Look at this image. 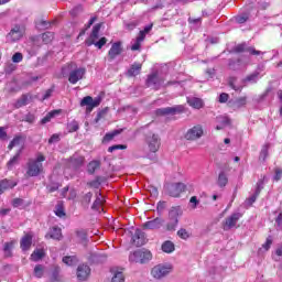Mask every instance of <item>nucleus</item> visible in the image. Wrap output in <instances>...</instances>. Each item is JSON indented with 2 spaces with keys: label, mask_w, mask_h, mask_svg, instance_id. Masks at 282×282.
<instances>
[{
  "label": "nucleus",
  "mask_w": 282,
  "mask_h": 282,
  "mask_svg": "<svg viewBox=\"0 0 282 282\" xmlns=\"http://www.w3.org/2000/svg\"><path fill=\"white\" fill-rule=\"evenodd\" d=\"M43 162H45L43 154H39L36 159L29 160L26 163L28 177H39V174L43 173Z\"/></svg>",
  "instance_id": "nucleus-1"
},
{
  "label": "nucleus",
  "mask_w": 282,
  "mask_h": 282,
  "mask_svg": "<svg viewBox=\"0 0 282 282\" xmlns=\"http://www.w3.org/2000/svg\"><path fill=\"white\" fill-rule=\"evenodd\" d=\"M151 259H153V254L147 249L137 250L129 256L131 263H148Z\"/></svg>",
  "instance_id": "nucleus-2"
},
{
  "label": "nucleus",
  "mask_w": 282,
  "mask_h": 282,
  "mask_svg": "<svg viewBox=\"0 0 282 282\" xmlns=\"http://www.w3.org/2000/svg\"><path fill=\"white\" fill-rule=\"evenodd\" d=\"M173 270L170 264H156L151 269V276L156 281H162L165 276H169Z\"/></svg>",
  "instance_id": "nucleus-3"
},
{
  "label": "nucleus",
  "mask_w": 282,
  "mask_h": 282,
  "mask_svg": "<svg viewBox=\"0 0 282 282\" xmlns=\"http://www.w3.org/2000/svg\"><path fill=\"white\" fill-rule=\"evenodd\" d=\"M145 144L150 153H158L160 151V147L162 145V140L160 135L155 133H149L145 137Z\"/></svg>",
  "instance_id": "nucleus-4"
},
{
  "label": "nucleus",
  "mask_w": 282,
  "mask_h": 282,
  "mask_svg": "<svg viewBox=\"0 0 282 282\" xmlns=\"http://www.w3.org/2000/svg\"><path fill=\"white\" fill-rule=\"evenodd\" d=\"M180 215H182V212L180 208L173 207L169 213V220L166 224V230H175L177 228V224H180Z\"/></svg>",
  "instance_id": "nucleus-5"
},
{
  "label": "nucleus",
  "mask_w": 282,
  "mask_h": 282,
  "mask_svg": "<svg viewBox=\"0 0 282 282\" xmlns=\"http://www.w3.org/2000/svg\"><path fill=\"white\" fill-rule=\"evenodd\" d=\"M165 191L167 195L171 197H180L184 191H186V184L184 183H173V184H167L165 186Z\"/></svg>",
  "instance_id": "nucleus-6"
},
{
  "label": "nucleus",
  "mask_w": 282,
  "mask_h": 282,
  "mask_svg": "<svg viewBox=\"0 0 282 282\" xmlns=\"http://www.w3.org/2000/svg\"><path fill=\"white\" fill-rule=\"evenodd\" d=\"M23 34H25V28L21 25H15L7 35V40L9 41V43H17V41H21V39H23Z\"/></svg>",
  "instance_id": "nucleus-7"
},
{
  "label": "nucleus",
  "mask_w": 282,
  "mask_h": 282,
  "mask_svg": "<svg viewBox=\"0 0 282 282\" xmlns=\"http://www.w3.org/2000/svg\"><path fill=\"white\" fill-rule=\"evenodd\" d=\"M102 99L100 97H96L95 99L91 96H86L80 101V107H87V111H91L95 107H99Z\"/></svg>",
  "instance_id": "nucleus-8"
},
{
  "label": "nucleus",
  "mask_w": 282,
  "mask_h": 282,
  "mask_svg": "<svg viewBox=\"0 0 282 282\" xmlns=\"http://www.w3.org/2000/svg\"><path fill=\"white\" fill-rule=\"evenodd\" d=\"M85 74H87V69L83 67L75 68L70 70L68 82L70 83V85H76L78 80H83V78L85 77Z\"/></svg>",
  "instance_id": "nucleus-9"
},
{
  "label": "nucleus",
  "mask_w": 282,
  "mask_h": 282,
  "mask_svg": "<svg viewBox=\"0 0 282 282\" xmlns=\"http://www.w3.org/2000/svg\"><path fill=\"white\" fill-rule=\"evenodd\" d=\"M202 135H204V128L199 124L194 126L192 129H189L186 134L185 138L187 140H199V138H202Z\"/></svg>",
  "instance_id": "nucleus-10"
},
{
  "label": "nucleus",
  "mask_w": 282,
  "mask_h": 282,
  "mask_svg": "<svg viewBox=\"0 0 282 282\" xmlns=\"http://www.w3.org/2000/svg\"><path fill=\"white\" fill-rule=\"evenodd\" d=\"M184 111H186V108L182 105H178L175 107L161 108L156 110V113L159 116H169V113H184Z\"/></svg>",
  "instance_id": "nucleus-11"
},
{
  "label": "nucleus",
  "mask_w": 282,
  "mask_h": 282,
  "mask_svg": "<svg viewBox=\"0 0 282 282\" xmlns=\"http://www.w3.org/2000/svg\"><path fill=\"white\" fill-rule=\"evenodd\" d=\"M241 219V213L231 214L228 218H226L224 223V230H230L237 226V221Z\"/></svg>",
  "instance_id": "nucleus-12"
},
{
  "label": "nucleus",
  "mask_w": 282,
  "mask_h": 282,
  "mask_svg": "<svg viewBox=\"0 0 282 282\" xmlns=\"http://www.w3.org/2000/svg\"><path fill=\"white\" fill-rule=\"evenodd\" d=\"M91 274V269L87 264H82L77 268L78 281H87Z\"/></svg>",
  "instance_id": "nucleus-13"
},
{
  "label": "nucleus",
  "mask_w": 282,
  "mask_h": 282,
  "mask_svg": "<svg viewBox=\"0 0 282 282\" xmlns=\"http://www.w3.org/2000/svg\"><path fill=\"white\" fill-rule=\"evenodd\" d=\"M122 54V44L120 42L113 43L108 52L110 61H115Z\"/></svg>",
  "instance_id": "nucleus-14"
},
{
  "label": "nucleus",
  "mask_w": 282,
  "mask_h": 282,
  "mask_svg": "<svg viewBox=\"0 0 282 282\" xmlns=\"http://www.w3.org/2000/svg\"><path fill=\"white\" fill-rule=\"evenodd\" d=\"M164 220L162 218H155L143 224V228L147 230H158L162 228Z\"/></svg>",
  "instance_id": "nucleus-15"
},
{
  "label": "nucleus",
  "mask_w": 282,
  "mask_h": 282,
  "mask_svg": "<svg viewBox=\"0 0 282 282\" xmlns=\"http://www.w3.org/2000/svg\"><path fill=\"white\" fill-rule=\"evenodd\" d=\"M147 85L153 89H160V87L164 85V80L160 79L158 75L153 74L148 77Z\"/></svg>",
  "instance_id": "nucleus-16"
},
{
  "label": "nucleus",
  "mask_w": 282,
  "mask_h": 282,
  "mask_svg": "<svg viewBox=\"0 0 282 282\" xmlns=\"http://www.w3.org/2000/svg\"><path fill=\"white\" fill-rule=\"evenodd\" d=\"M147 241V238L144 237V234L142 230L137 229L134 235L132 236V242L134 243V246H144Z\"/></svg>",
  "instance_id": "nucleus-17"
},
{
  "label": "nucleus",
  "mask_w": 282,
  "mask_h": 282,
  "mask_svg": "<svg viewBox=\"0 0 282 282\" xmlns=\"http://www.w3.org/2000/svg\"><path fill=\"white\" fill-rule=\"evenodd\" d=\"M100 34V24H96L94 28H93V32L90 34V37L88 40H86V45L88 47H91V45H94V43L96 41H98V36Z\"/></svg>",
  "instance_id": "nucleus-18"
},
{
  "label": "nucleus",
  "mask_w": 282,
  "mask_h": 282,
  "mask_svg": "<svg viewBox=\"0 0 282 282\" xmlns=\"http://www.w3.org/2000/svg\"><path fill=\"white\" fill-rule=\"evenodd\" d=\"M17 186V182L4 178L0 181V195H3L6 191H10V188H14Z\"/></svg>",
  "instance_id": "nucleus-19"
},
{
  "label": "nucleus",
  "mask_w": 282,
  "mask_h": 282,
  "mask_svg": "<svg viewBox=\"0 0 282 282\" xmlns=\"http://www.w3.org/2000/svg\"><path fill=\"white\" fill-rule=\"evenodd\" d=\"M187 104L193 109H204V100L197 97H187Z\"/></svg>",
  "instance_id": "nucleus-20"
},
{
  "label": "nucleus",
  "mask_w": 282,
  "mask_h": 282,
  "mask_svg": "<svg viewBox=\"0 0 282 282\" xmlns=\"http://www.w3.org/2000/svg\"><path fill=\"white\" fill-rule=\"evenodd\" d=\"M20 246L24 252L30 250V248L32 247V235L30 234L25 235L21 239Z\"/></svg>",
  "instance_id": "nucleus-21"
},
{
  "label": "nucleus",
  "mask_w": 282,
  "mask_h": 282,
  "mask_svg": "<svg viewBox=\"0 0 282 282\" xmlns=\"http://www.w3.org/2000/svg\"><path fill=\"white\" fill-rule=\"evenodd\" d=\"M50 237V239H55L56 241H61L63 239V232L61 228L53 227L50 231V234L46 235V238Z\"/></svg>",
  "instance_id": "nucleus-22"
},
{
  "label": "nucleus",
  "mask_w": 282,
  "mask_h": 282,
  "mask_svg": "<svg viewBox=\"0 0 282 282\" xmlns=\"http://www.w3.org/2000/svg\"><path fill=\"white\" fill-rule=\"evenodd\" d=\"M142 69V64L140 63H134L130 66V68L128 69V76H130L131 78L138 76L140 74Z\"/></svg>",
  "instance_id": "nucleus-23"
},
{
  "label": "nucleus",
  "mask_w": 282,
  "mask_h": 282,
  "mask_svg": "<svg viewBox=\"0 0 282 282\" xmlns=\"http://www.w3.org/2000/svg\"><path fill=\"white\" fill-rule=\"evenodd\" d=\"M217 185L219 188H226V186H228V174H226V172L218 174Z\"/></svg>",
  "instance_id": "nucleus-24"
},
{
  "label": "nucleus",
  "mask_w": 282,
  "mask_h": 282,
  "mask_svg": "<svg viewBox=\"0 0 282 282\" xmlns=\"http://www.w3.org/2000/svg\"><path fill=\"white\" fill-rule=\"evenodd\" d=\"M33 276H35V279H43V276H45V265L36 264L33 269Z\"/></svg>",
  "instance_id": "nucleus-25"
},
{
  "label": "nucleus",
  "mask_w": 282,
  "mask_h": 282,
  "mask_svg": "<svg viewBox=\"0 0 282 282\" xmlns=\"http://www.w3.org/2000/svg\"><path fill=\"white\" fill-rule=\"evenodd\" d=\"M102 204H105V197H102L100 194H97V198L94 202L91 209L98 210V213H100V210H102Z\"/></svg>",
  "instance_id": "nucleus-26"
},
{
  "label": "nucleus",
  "mask_w": 282,
  "mask_h": 282,
  "mask_svg": "<svg viewBox=\"0 0 282 282\" xmlns=\"http://www.w3.org/2000/svg\"><path fill=\"white\" fill-rule=\"evenodd\" d=\"M161 249L166 253L171 254V252H175V243L173 241L166 240L162 243Z\"/></svg>",
  "instance_id": "nucleus-27"
},
{
  "label": "nucleus",
  "mask_w": 282,
  "mask_h": 282,
  "mask_svg": "<svg viewBox=\"0 0 282 282\" xmlns=\"http://www.w3.org/2000/svg\"><path fill=\"white\" fill-rule=\"evenodd\" d=\"M23 137L18 135L15 137L9 144V150L12 151V149H14V147H21V149H23Z\"/></svg>",
  "instance_id": "nucleus-28"
},
{
  "label": "nucleus",
  "mask_w": 282,
  "mask_h": 282,
  "mask_svg": "<svg viewBox=\"0 0 282 282\" xmlns=\"http://www.w3.org/2000/svg\"><path fill=\"white\" fill-rule=\"evenodd\" d=\"M63 263L65 265H76L78 263V257L76 256H66L62 259Z\"/></svg>",
  "instance_id": "nucleus-29"
},
{
  "label": "nucleus",
  "mask_w": 282,
  "mask_h": 282,
  "mask_svg": "<svg viewBox=\"0 0 282 282\" xmlns=\"http://www.w3.org/2000/svg\"><path fill=\"white\" fill-rule=\"evenodd\" d=\"M58 113H61V111L58 110H53L48 112L44 118H42L41 124H47V122H51L52 118H55L56 116H58Z\"/></svg>",
  "instance_id": "nucleus-30"
},
{
  "label": "nucleus",
  "mask_w": 282,
  "mask_h": 282,
  "mask_svg": "<svg viewBox=\"0 0 282 282\" xmlns=\"http://www.w3.org/2000/svg\"><path fill=\"white\" fill-rule=\"evenodd\" d=\"M43 257H45V251H43V249H36L31 254V261H41V259H43Z\"/></svg>",
  "instance_id": "nucleus-31"
},
{
  "label": "nucleus",
  "mask_w": 282,
  "mask_h": 282,
  "mask_svg": "<svg viewBox=\"0 0 282 282\" xmlns=\"http://www.w3.org/2000/svg\"><path fill=\"white\" fill-rule=\"evenodd\" d=\"M51 282H61V267L56 265L51 275Z\"/></svg>",
  "instance_id": "nucleus-32"
},
{
  "label": "nucleus",
  "mask_w": 282,
  "mask_h": 282,
  "mask_svg": "<svg viewBox=\"0 0 282 282\" xmlns=\"http://www.w3.org/2000/svg\"><path fill=\"white\" fill-rule=\"evenodd\" d=\"M259 80V72H254L251 75H248L243 80V85H248V83H257Z\"/></svg>",
  "instance_id": "nucleus-33"
},
{
  "label": "nucleus",
  "mask_w": 282,
  "mask_h": 282,
  "mask_svg": "<svg viewBox=\"0 0 282 282\" xmlns=\"http://www.w3.org/2000/svg\"><path fill=\"white\" fill-rule=\"evenodd\" d=\"M248 105V97H240L234 102L235 109H241V107H246Z\"/></svg>",
  "instance_id": "nucleus-34"
},
{
  "label": "nucleus",
  "mask_w": 282,
  "mask_h": 282,
  "mask_svg": "<svg viewBox=\"0 0 282 282\" xmlns=\"http://www.w3.org/2000/svg\"><path fill=\"white\" fill-rule=\"evenodd\" d=\"M97 169H100V161H91L88 164V173L90 175H94V173H96Z\"/></svg>",
  "instance_id": "nucleus-35"
},
{
  "label": "nucleus",
  "mask_w": 282,
  "mask_h": 282,
  "mask_svg": "<svg viewBox=\"0 0 282 282\" xmlns=\"http://www.w3.org/2000/svg\"><path fill=\"white\" fill-rule=\"evenodd\" d=\"M261 185H258V188L256 191V195L251 196L246 200L247 206H252L257 202V197H259V194L261 193Z\"/></svg>",
  "instance_id": "nucleus-36"
},
{
  "label": "nucleus",
  "mask_w": 282,
  "mask_h": 282,
  "mask_svg": "<svg viewBox=\"0 0 282 282\" xmlns=\"http://www.w3.org/2000/svg\"><path fill=\"white\" fill-rule=\"evenodd\" d=\"M142 41H144L143 35H141V36L138 35L137 40L131 45L132 52H138V50H140L141 45H142Z\"/></svg>",
  "instance_id": "nucleus-37"
},
{
  "label": "nucleus",
  "mask_w": 282,
  "mask_h": 282,
  "mask_svg": "<svg viewBox=\"0 0 282 282\" xmlns=\"http://www.w3.org/2000/svg\"><path fill=\"white\" fill-rule=\"evenodd\" d=\"M30 102V99L28 98V95L22 96L18 101L15 102L17 109H21V107H25Z\"/></svg>",
  "instance_id": "nucleus-38"
},
{
  "label": "nucleus",
  "mask_w": 282,
  "mask_h": 282,
  "mask_svg": "<svg viewBox=\"0 0 282 282\" xmlns=\"http://www.w3.org/2000/svg\"><path fill=\"white\" fill-rule=\"evenodd\" d=\"M229 87H231V89H234L235 91H241V89H243V86L237 85V78L235 77H231L229 79Z\"/></svg>",
  "instance_id": "nucleus-39"
},
{
  "label": "nucleus",
  "mask_w": 282,
  "mask_h": 282,
  "mask_svg": "<svg viewBox=\"0 0 282 282\" xmlns=\"http://www.w3.org/2000/svg\"><path fill=\"white\" fill-rule=\"evenodd\" d=\"M55 215L56 217H65V207L63 206V203H58L55 206Z\"/></svg>",
  "instance_id": "nucleus-40"
},
{
  "label": "nucleus",
  "mask_w": 282,
  "mask_h": 282,
  "mask_svg": "<svg viewBox=\"0 0 282 282\" xmlns=\"http://www.w3.org/2000/svg\"><path fill=\"white\" fill-rule=\"evenodd\" d=\"M79 126H78V121L73 120L67 124V130L69 133H74L76 131H78Z\"/></svg>",
  "instance_id": "nucleus-41"
},
{
  "label": "nucleus",
  "mask_w": 282,
  "mask_h": 282,
  "mask_svg": "<svg viewBox=\"0 0 282 282\" xmlns=\"http://www.w3.org/2000/svg\"><path fill=\"white\" fill-rule=\"evenodd\" d=\"M177 236L180 237V239H184L186 241V239L191 238V232L184 228H181L177 231Z\"/></svg>",
  "instance_id": "nucleus-42"
},
{
  "label": "nucleus",
  "mask_w": 282,
  "mask_h": 282,
  "mask_svg": "<svg viewBox=\"0 0 282 282\" xmlns=\"http://www.w3.org/2000/svg\"><path fill=\"white\" fill-rule=\"evenodd\" d=\"M42 41H43V43H52V41H54V33H52V32L43 33Z\"/></svg>",
  "instance_id": "nucleus-43"
},
{
  "label": "nucleus",
  "mask_w": 282,
  "mask_h": 282,
  "mask_svg": "<svg viewBox=\"0 0 282 282\" xmlns=\"http://www.w3.org/2000/svg\"><path fill=\"white\" fill-rule=\"evenodd\" d=\"M12 248H14V242L4 243V254L6 257H12Z\"/></svg>",
  "instance_id": "nucleus-44"
},
{
  "label": "nucleus",
  "mask_w": 282,
  "mask_h": 282,
  "mask_svg": "<svg viewBox=\"0 0 282 282\" xmlns=\"http://www.w3.org/2000/svg\"><path fill=\"white\" fill-rule=\"evenodd\" d=\"M72 164H74V166H83V164H85V158H83V156H73L72 158Z\"/></svg>",
  "instance_id": "nucleus-45"
},
{
  "label": "nucleus",
  "mask_w": 282,
  "mask_h": 282,
  "mask_svg": "<svg viewBox=\"0 0 282 282\" xmlns=\"http://www.w3.org/2000/svg\"><path fill=\"white\" fill-rule=\"evenodd\" d=\"M21 155V150L8 162V167L12 169V166H14L18 162H19V158Z\"/></svg>",
  "instance_id": "nucleus-46"
},
{
  "label": "nucleus",
  "mask_w": 282,
  "mask_h": 282,
  "mask_svg": "<svg viewBox=\"0 0 282 282\" xmlns=\"http://www.w3.org/2000/svg\"><path fill=\"white\" fill-rule=\"evenodd\" d=\"M270 149V144H264L260 152V160L265 161V158H268V150Z\"/></svg>",
  "instance_id": "nucleus-47"
},
{
  "label": "nucleus",
  "mask_w": 282,
  "mask_h": 282,
  "mask_svg": "<svg viewBox=\"0 0 282 282\" xmlns=\"http://www.w3.org/2000/svg\"><path fill=\"white\" fill-rule=\"evenodd\" d=\"M153 30V24H149L144 28V30L139 32V36H143V40L147 39V34Z\"/></svg>",
  "instance_id": "nucleus-48"
},
{
  "label": "nucleus",
  "mask_w": 282,
  "mask_h": 282,
  "mask_svg": "<svg viewBox=\"0 0 282 282\" xmlns=\"http://www.w3.org/2000/svg\"><path fill=\"white\" fill-rule=\"evenodd\" d=\"M93 45L98 47V50H102L104 45H107V37H101L99 41L94 42Z\"/></svg>",
  "instance_id": "nucleus-49"
},
{
  "label": "nucleus",
  "mask_w": 282,
  "mask_h": 282,
  "mask_svg": "<svg viewBox=\"0 0 282 282\" xmlns=\"http://www.w3.org/2000/svg\"><path fill=\"white\" fill-rule=\"evenodd\" d=\"M272 246V239L268 238L265 243L262 245V248L260 249V252H268Z\"/></svg>",
  "instance_id": "nucleus-50"
},
{
  "label": "nucleus",
  "mask_w": 282,
  "mask_h": 282,
  "mask_svg": "<svg viewBox=\"0 0 282 282\" xmlns=\"http://www.w3.org/2000/svg\"><path fill=\"white\" fill-rule=\"evenodd\" d=\"M124 149H127V145L117 144V145H111L110 148H108V152L113 153V151H120V150H124Z\"/></svg>",
  "instance_id": "nucleus-51"
},
{
  "label": "nucleus",
  "mask_w": 282,
  "mask_h": 282,
  "mask_svg": "<svg viewBox=\"0 0 282 282\" xmlns=\"http://www.w3.org/2000/svg\"><path fill=\"white\" fill-rule=\"evenodd\" d=\"M116 135H118V131H113V132L107 133V134L104 137L102 142H111V140H112L113 138H116Z\"/></svg>",
  "instance_id": "nucleus-52"
},
{
  "label": "nucleus",
  "mask_w": 282,
  "mask_h": 282,
  "mask_svg": "<svg viewBox=\"0 0 282 282\" xmlns=\"http://www.w3.org/2000/svg\"><path fill=\"white\" fill-rule=\"evenodd\" d=\"M217 120L224 128L230 124V119L228 117H218Z\"/></svg>",
  "instance_id": "nucleus-53"
},
{
  "label": "nucleus",
  "mask_w": 282,
  "mask_h": 282,
  "mask_svg": "<svg viewBox=\"0 0 282 282\" xmlns=\"http://www.w3.org/2000/svg\"><path fill=\"white\" fill-rule=\"evenodd\" d=\"M91 197H94V194H91V192L85 194L83 198V204H86V206H88V204L91 203Z\"/></svg>",
  "instance_id": "nucleus-54"
},
{
  "label": "nucleus",
  "mask_w": 282,
  "mask_h": 282,
  "mask_svg": "<svg viewBox=\"0 0 282 282\" xmlns=\"http://www.w3.org/2000/svg\"><path fill=\"white\" fill-rule=\"evenodd\" d=\"M56 142H61V135L59 134H53L48 139V144H56Z\"/></svg>",
  "instance_id": "nucleus-55"
},
{
  "label": "nucleus",
  "mask_w": 282,
  "mask_h": 282,
  "mask_svg": "<svg viewBox=\"0 0 282 282\" xmlns=\"http://www.w3.org/2000/svg\"><path fill=\"white\" fill-rule=\"evenodd\" d=\"M21 61H23V54H21V53H15V54L12 56V62H13V63H21Z\"/></svg>",
  "instance_id": "nucleus-56"
},
{
  "label": "nucleus",
  "mask_w": 282,
  "mask_h": 282,
  "mask_svg": "<svg viewBox=\"0 0 282 282\" xmlns=\"http://www.w3.org/2000/svg\"><path fill=\"white\" fill-rule=\"evenodd\" d=\"M282 177V170L281 169H275V174L273 176L274 182H279Z\"/></svg>",
  "instance_id": "nucleus-57"
},
{
  "label": "nucleus",
  "mask_w": 282,
  "mask_h": 282,
  "mask_svg": "<svg viewBox=\"0 0 282 282\" xmlns=\"http://www.w3.org/2000/svg\"><path fill=\"white\" fill-rule=\"evenodd\" d=\"M189 204H192V208H197V205L199 204L197 196H192L189 199Z\"/></svg>",
  "instance_id": "nucleus-58"
},
{
  "label": "nucleus",
  "mask_w": 282,
  "mask_h": 282,
  "mask_svg": "<svg viewBox=\"0 0 282 282\" xmlns=\"http://www.w3.org/2000/svg\"><path fill=\"white\" fill-rule=\"evenodd\" d=\"M77 237L80 241H85L87 239V232H85V230H79L77 231Z\"/></svg>",
  "instance_id": "nucleus-59"
},
{
  "label": "nucleus",
  "mask_w": 282,
  "mask_h": 282,
  "mask_svg": "<svg viewBox=\"0 0 282 282\" xmlns=\"http://www.w3.org/2000/svg\"><path fill=\"white\" fill-rule=\"evenodd\" d=\"M236 21L237 23H246V21H248V15L247 14L238 15L236 17Z\"/></svg>",
  "instance_id": "nucleus-60"
},
{
  "label": "nucleus",
  "mask_w": 282,
  "mask_h": 282,
  "mask_svg": "<svg viewBox=\"0 0 282 282\" xmlns=\"http://www.w3.org/2000/svg\"><path fill=\"white\" fill-rule=\"evenodd\" d=\"M12 204H13L14 208H19V206H23V199L14 198Z\"/></svg>",
  "instance_id": "nucleus-61"
},
{
  "label": "nucleus",
  "mask_w": 282,
  "mask_h": 282,
  "mask_svg": "<svg viewBox=\"0 0 282 282\" xmlns=\"http://www.w3.org/2000/svg\"><path fill=\"white\" fill-rule=\"evenodd\" d=\"M70 69H74V64H68L62 68V74H67Z\"/></svg>",
  "instance_id": "nucleus-62"
},
{
  "label": "nucleus",
  "mask_w": 282,
  "mask_h": 282,
  "mask_svg": "<svg viewBox=\"0 0 282 282\" xmlns=\"http://www.w3.org/2000/svg\"><path fill=\"white\" fill-rule=\"evenodd\" d=\"M228 98H229L228 94L223 93L219 96V102H228Z\"/></svg>",
  "instance_id": "nucleus-63"
},
{
  "label": "nucleus",
  "mask_w": 282,
  "mask_h": 282,
  "mask_svg": "<svg viewBox=\"0 0 282 282\" xmlns=\"http://www.w3.org/2000/svg\"><path fill=\"white\" fill-rule=\"evenodd\" d=\"M275 223L278 224L279 228L282 227V214H279L276 219H275Z\"/></svg>",
  "instance_id": "nucleus-64"
}]
</instances>
